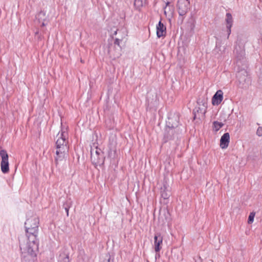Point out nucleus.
I'll return each mask as SVG.
<instances>
[{
    "label": "nucleus",
    "mask_w": 262,
    "mask_h": 262,
    "mask_svg": "<svg viewBox=\"0 0 262 262\" xmlns=\"http://www.w3.org/2000/svg\"><path fill=\"white\" fill-rule=\"evenodd\" d=\"M25 223L27 237L20 241V249L24 262H34L38 249L37 235L39 219L35 215L28 214Z\"/></svg>",
    "instance_id": "f257e3e1"
},
{
    "label": "nucleus",
    "mask_w": 262,
    "mask_h": 262,
    "mask_svg": "<svg viewBox=\"0 0 262 262\" xmlns=\"http://www.w3.org/2000/svg\"><path fill=\"white\" fill-rule=\"evenodd\" d=\"M68 127L66 126H61V131L56 136V157L55 160L57 163L66 158L69 150Z\"/></svg>",
    "instance_id": "f03ea898"
},
{
    "label": "nucleus",
    "mask_w": 262,
    "mask_h": 262,
    "mask_svg": "<svg viewBox=\"0 0 262 262\" xmlns=\"http://www.w3.org/2000/svg\"><path fill=\"white\" fill-rule=\"evenodd\" d=\"M247 41V37L243 35H239L237 37L236 45L234 53L238 60L244 58L245 56V45Z\"/></svg>",
    "instance_id": "7ed1b4c3"
},
{
    "label": "nucleus",
    "mask_w": 262,
    "mask_h": 262,
    "mask_svg": "<svg viewBox=\"0 0 262 262\" xmlns=\"http://www.w3.org/2000/svg\"><path fill=\"white\" fill-rule=\"evenodd\" d=\"M179 116L177 114L171 115L168 118L166 122V134L173 133L177 132L178 129L177 127L179 125Z\"/></svg>",
    "instance_id": "20e7f679"
},
{
    "label": "nucleus",
    "mask_w": 262,
    "mask_h": 262,
    "mask_svg": "<svg viewBox=\"0 0 262 262\" xmlns=\"http://www.w3.org/2000/svg\"><path fill=\"white\" fill-rule=\"evenodd\" d=\"M91 146V159L92 164L96 168L98 163V143H97V135H94L93 137Z\"/></svg>",
    "instance_id": "39448f33"
},
{
    "label": "nucleus",
    "mask_w": 262,
    "mask_h": 262,
    "mask_svg": "<svg viewBox=\"0 0 262 262\" xmlns=\"http://www.w3.org/2000/svg\"><path fill=\"white\" fill-rule=\"evenodd\" d=\"M114 35H117V37L115 38L114 43L115 45H118L119 47L118 52L114 55V58H116L119 57L121 55V47L119 45V42L120 41H122L124 38H125L127 36V31L125 28H122L120 30H116L114 31V33L112 36L113 38L114 37Z\"/></svg>",
    "instance_id": "423d86ee"
},
{
    "label": "nucleus",
    "mask_w": 262,
    "mask_h": 262,
    "mask_svg": "<svg viewBox=\"0 0 262 262\" xmlns=\"http://www.w3.org/2000/svg\"><path fill=\"white\" fill-rule=\"evenodd\" d=\"M0 156L2 158L1 163L2 171L4 173H8L9 171L8 155L5 150L2 149L0 151Z\"/></svg>",
    "instance_id": "0eeeda50"
},
{
    "label": "nucleus",
    "mask_w": 262,
    "mask_h": 262,
    "mask_svg": "<svg viewBox=\"0 0 262 262\" xmlns=\"http://www.w3.org/2000/svg\"><path fill=\"white\" fill-rule=\"evenodd\" d=\"M177 7L178 13L180 16L185 15L188 12L190 8V3L189 0H179Z\"/></svg>",
    "instance_id": "6e6552de"
},
{
    "label": "nucleus",
    "mask_w": 262,
    "mask_h": 262,
    "mask_svg": "<svg viewBox=\"0 0 262 262\" xmlns=\"http://www.w3.org/2000/svg\"><path fill=\"white\" fill-rule=\"evenodd\" d=\"M36 18L38 23L41 24V26H46L50 20L49 12L44 10L41 11L36 16Z\"/></svg>",
    "instance_id": "1a4fd4ad"
},
{
    "label": "nucleus",
    "mask_w": 262,
    "mask_h": 262,
    "mask_svg": "<svg viewBox=\"0 0 262 262\" xmlns=\"http://www.w3.org/2000/svg\"><path fill=\"white\" fill-rule=\"evenodd\" d=\"M162 242L163 237L159 233H156L154 236V246L156 252H158L161 249Z\"/></svg>",
    "instance_id": "9d476101"
},
{
    "label": "nucleus",
    "mask_w": 262,
    "mask_h": 262,
    "mask_svg": "<svg viewBox=\"0 0 262 262\" xmlns=\"http://www.w3.org/2000/svg\"><path fill=\"white\" fill-rule=\"evenodd\" d=\"M161 194L164 199H167L170 195V188L166 181H164L161 188Z\"/></svg>",
    "instance_id": "9b49d317"
},
{
    "label": "nucleus",
    "mask_w": 262,
    "mask_h": 262,
    "mask_svg": "<svg viewBox=\"0 0 262 262\" xmlns=\"http://www.w3.org/2000/svg\"><path fill=\"white\" fill-rule=\"evenodd\" d=\"M223 99V93L221 90H218L213 95L212 98V103L214 105H218L222 101Z\"/></svg>",
    "instance_id": "f8f14e48"
},
{
    "label": "nucleus",
    "mask_w": 262,
    "mask_h": 262,
    "mask_svg": "<svg viewBox=\"0 0 262 262\" xmlns=\"http://www.w3.org/2000/svg\"><path fill=\"white\" fill-rule=\"evenodd\" d=\"M230 141V135L228 133H225L220 140V146L222 149L227 148Z\"/></svg>",
    "instance_id": "ddd939ff"
},
{
    "label": "nucleus",
    "mask_w": 262,
    "mask_h": 262,
    "mask_svg": "<svg viewBox=\"0 0 262 262\" xmlns=\"http://www.w3.org/2000/svg\"><path fill=\"white\" fill-rule=\"evenodd\" d=\"M226 28H227V32H228L227 38H228L229 37V35L231 33V28L232 27V23H233L232 15L229 13H227L226 14Z\"/></svg>",
    "instance_id": "4468645a"
},
{
    "label": "nucleus",
    "mask_w": 262,
    "mask_h": 262,
    "mask_svg": "<svg viewBox=\"0 0 262 262\" xmlns=\"http://www.w3.org/2000/svg\"><path fill=\"white\" fill-rule=\"evenodd\" d=\"M165 34L166 27L160 21L158 25L157 26V35L158 37L160 38L164 36Z\"/></svg>",
    "instance_id": "2eb2a0df"
},
{
    "label": "nucleus",
    "mask_w": 262,
    "mask_h": 262,
    "mask_svg": "<svg viewBox=\"0 0 262 262\" xmlns=\"http://www.w3.org/2000/svg\"><path fill=\"white\" fill-rule=\"evenodd\" d=\"M236 77L238 79L240 83H244L247 80L248 73L247 71L244 69L241 70L237 72Z\"/></svg>",
    "instance_id": "dca6fc26"
},
{
    "label": "nucleus",
    "mask_w": 262,
    "mask_h": 262,
    "mask_svg": "<svg viewBox=\"0 0 262 262\" xmlns=\"http://www.w3.org/2000/svg\"><path fill=\"white\" fill-rule=\"evenodd\" d=\"M176 133L174 132L173 133H169L166 134V128H165L164 133V142H166L170 140H174L175 138H178V134H175Z\"/></svg>",
    "instance_id": "f3484780"
},
{
    "label": "nucleus",
    "mask_w": 262,
    "mask_h": 262,
    "mask_svg": "<svg viewBox=\"0 0 262 262\" xmlns=\"http://www.w3.org/2000/svg\"><path fill=\"white\" fill-rule=\"evenodd\" d=\"M205 113V111H203V109H201L200 107H195L193 110L194 119L204 117Z\"/></svg>",
    "instance_id": "a211bd4d"
},
{
    "label": "nucleus",
    "mask_w": 262,
    "mask_h": 262,
    "mask_svg": "<svg viewBox=\"0 0 262 262\" xmlns=\"http://www.w3.org/2000/svg\"><path fill=\"white\" fill-rule=\"evenodd\" d=\"M213 129L216 131H218L221 127L224 125V124L222 122L218 121H214L213 123Z\"/></svg>",
    "instance_id": "6ab92c4d"
},
{
    "label": "nucleus",
    "mask_w": 262,
    "mask_h": 262,
    "mask_svg": "<svg viewBox=\"0 0 262 262\" xmlns=\"http://www.w3.org/2000/svg\"><path fill=\"white\" fill-rule=\"evenodd\" d=\"M145 0H135L134 6L136 8L139 9L143 6Z\"/></svg>",
    "instance_id": "aec40b11"
},
{
    "label": "nucleus",
    "mask_w": 262,
    "mask_h": 262,
    "mask_svg": "<svg viewBox=\"0 0 262 262\" xmlns=\"http://www.w3.org/2000/svg\"><path fill=\"white\" fill-rule=\"evenodd\" d=\"M255 214V213L254 212H251L250 213L249 217H248V224H250L253 222Z\"/></svg>",
    "instance_id": "412c9836"
},
{
    "label": "nucleus",
    "mask_w": 262,
    "mask_h": 262,
    "mask_svg": "<svg viewBox=\"0 0 262 262\" xmlns=\"http://www.w3.org/2000/svg\"><path fill=\"white\" fill-rule=\"evenodd\" d=\"M59 262H70L68 256L64 254L60 256Z\"/></svg>",
    "instance_id": "4be33fe9"
},
{
    "label": "nucleus",
    "mask_w": 262,
    "mask_h": 262,
    "mask_svg": "<svg viewBox=\"0 0 262 262\" xmlns=\"http://www.w3.org/2000/svg\"><path fill=\"white\" fill-rule=\"evenodd\" d=\"M256 135L259 137L262 136V127H259L257 128L256 131Z\"/></svg>",
    "instance_id": "5701e85b"
},
{
    "label": "nucleus",
    "mask_w": 262,
    "mask_h": 262,
    "mask_svg": "<svg viewBox=\"0 0 262 262\" xmlns=\"http://www.w3.org/2000/svg\"><path fill=\"white\" fill-rule=\"evenodd\" d=\"M110 259H111L110 255H106V258L103 260V262H111L110 261Z\"/></svg>",
    "instance_id": "b1692460"
},
{
    "label": "nucleus",
    "mask_w": 262,
    "mask_h": 262,
    "mask_svg": "<svg viewBox=\"0 0 262 262\" xmlns=\"http://www.w3.org/2000/svg\"><path fill=\"white\" fill-rule=\"evenodd\" d=\"M165 4H166V6H165V7H164V9H165V10L166 9L167 7L168 6H169V5L170 3H169V2H167V1L166 2H165Z\"/></svg>",
    "instance_id": "393cba45"
},
{
    "label": "nucleus",
    "mask_w": 262,
    "mask_h": 262,
    "mask_svg": "<svg viewBox=\"0 0 262 262\" xmlns=\"http://www.w3.org/2000/svg\"><path fill=\"white\" fill-rule=\"evenodd\" d=\"M66 210L67 212V215H69V209L68 208H66Z\"/></svg>",
    "instance_id": "a878e982"
},
{
    "label": "nucleus",
    "mask_w": 262,
    "mask_h": 262,
    "mask_svg": "<svg viewBox=\"0 0 262 262\" xmlns=\"http://www.w3.org/2000/svg\"><path fill=\"white\" fill-rule=\"evenodd\" d=\"M162 1H163V2H164V3H165V2H167V1H166V0H162Z\"/></svg>",
    "instance_id": "bb28decb"
},
{
    "label": "nucleus",
    "mask_w": 262,
    "mask_h": 262,
    "mask_svg": "<svg viewBox=\"0 0 262 262\" xmlns=\"http://www.w3.org/2000/svg\"><path fill=\"white\" fill-rule=\"evenodd\" d=\"M160 218H162V215H161V214H160Z\"/></svg>",
    "instance_id": "cd10ccee"
}]
</instances>
